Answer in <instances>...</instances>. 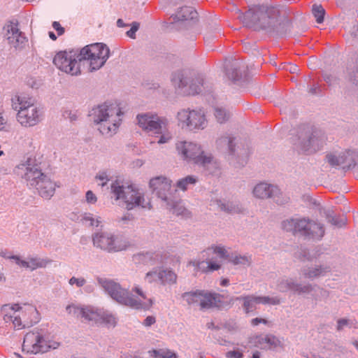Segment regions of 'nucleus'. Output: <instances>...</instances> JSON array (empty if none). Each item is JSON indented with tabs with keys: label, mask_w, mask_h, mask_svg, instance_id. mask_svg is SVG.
Here are the masks:
<instances>
[{
	"label": "nucleus",
	"mask_w": 358,
	"mask_h": 358,
	"mask_svg": "<svg viewBox=\"0 0 358 358\" xmlns=\"http://www.w3.org/2000/svg\"><path fill=\"white\" fill-rule=\"evenodd\" d=\"M331 271V266L327 264H317L310 266H304L300 270V275L304 278L314 280L325 276Z\"/></svg>",
	"instance_id": "nucleus-22"
},
{
	"label": "nucleus",
	"mask_w": 358,
	"mask_h": 358,
	"mask_svg": "<svg viewBox=\"0 0 358 358\" xmlns=\"http://www.w3.org/2000/svg\"><path fill=\"white\" fill-rule=\"evenodd\" d=\"M323 78H324V81L327 83H328L329 85L332 84L334 78L331 76V75L325 73V74H324Z\"/></svg>",
	"instance_id": "nucleus-63"
},
{
	"label": "nucleus",
	"mask_w": 358,
	"mask_h": 358,
	"mask_svg": "<svg viewBox=\"0 0 358 358\" xmlns=\"http://www.w3.org/2000/svg\"><path fill=\"white\" fill-rule=\"evenodd\" d=\"M201 301L199 306L201 309L210 308L217 303V296L215 294H212L203 290H200Z\"/></svg>",
	"instance_id": "nucleus-32"
},
{
	"label": "nucleus",
	"mask_w": 358,
	"mask_h": 358,
	"mask_svg": "<svg viewBox=\"0 0 358 358\" xmlns=\"http://www.w3.org/2000/svg\"><path fill=\"white\" fill-rule=\"evenodd\" d=\"M0 256L3 257V258H6V259H12L13 260V257H15V255H10L8 254V252L6 251V250H1L0 252Z\"/></svg>",
	"instance_id": "nucleus-62"
},
{
	"label": "nucleus",
	"mask_w": 358,
	"mask_h": 358,
	"mask_svg": "<svg viewBox=\"0 0 358 358\" xmlns=\"http://www.w3.org/2000/svg\"><path fill=\"white\" fill-rule=\"evenodd\" d=\"M227 76H228L229 78L234 81L238 80L241 78L238 71L236 69L227 70Z\"/></svg>",
	"instance_id": "nucleus-53"
},
{
	"label": "nucleus",
	"mask_w": 358,
	"mask_h": 358,
	"mask_svg": "<svg viewBox=\"0 0 358 358\" xmlns=\"http://www.w3.org/2000/svg\"><path fill=\"white\" fill-rule=\"evenodd\" d=\"M12 107L17 111V120L24 127L36 125L41 120L42 111L32 97L24 94L15 95L12 99Z\"/></svg>",
	"instance_id": "nucleus-7"
},
{
	"label": "nucleus",
	"mask_w": 358,
	"mask_h": 358,
	"mask_svg": "<svg viewBox=\"0 0 358 358\" xmlns=\"http://www.w3.org/2000/svg\"><path fill=\"white\" fill-rule=\"evenodd\" d=\"M58 153L55 151V146L51 143L45 145L44 146H43L41 148L42 157L43 155L51 156V155H56Z\"/></svg>",
	"instance_id": "nucleus-49"
},
{
	"label": "nucleus",
	"mask_w": 358,
	"mask_h": 358,
	"mask_svg": "<svg viewBox=\"0 0 358 358\" xmlns=\"http://www.w3.org/2000/svg\"><path fill=\"white\" fill-rule=\"evenodd\" d=\"M171 180L164 176L150 179L149 186L159 198L166 202L171 196Z\"/></svg>",
	"instance_id": "nucleus-17"
},
{
	"label": "nucleus",
	"mask_w": 358,
	"mask_h": 358,
	"mask_svg": "<svg viewBox=\"0 0 358 358\" xmlns=\"http://www.w3.org/2000/svg\"><path fill=\"white\" fill-rule=\"evenodd\" d=\"M96 180L98 181L99 180L100 182L99 183V185L103 187L105 185H106L107 182L108 181V176L106 172H102L98 174L96 176Z\"/></svg>",
	"instance_id": "nucleus-54"
},
{
	"label": "nucleus",
	"mask_w": 358,
	"mask_h": 358,
	"mask_svg": "<svg viewBox=\"0 0 358 358\" xmlns=\"http://www.w3.org/2000/svg\"><path fill=\"white\" fill-rule=\"evenodd\" d=\"M352 327V322L346 318H341L337 321L336 330L338 331H342L345 327Z\"/></svg>",
	"instance_id": "nucleus-51"
},
{
	"label": "nucleus",
	"mask_w": 358,
	"mask_h": 358,
	"mask_svg": "<svg viewBox=\"0 0 358 358\" xmlns=\"http://www.w3.org/2000/svg\"><path fill=\"white\" fill-rule=\"evenodd\" d=\"M86 201L89 203H95L97 201L96 195L91 190L86 192Z\"/></svg>",
	"instance_id": "nucleus-56"
},
{
	"label": "nucleus",
	"mask_w": 358,
	"mask_h": 358,
	"mask_svg": "<svg viewBox=\"0 0 358 358\" xmlns=\"http://www.w3.org/2000/svg\"><path fill=\"white\" fill-rule=\"evenodd\" d=\"M138 28H139V24L138 22H134L132 24V27L130 29V30H129L127 32V36L131 38H134L135 34H136V31L138 29Z\"/></svg>",
	"instance_id": "nucleus-55"
},
{
	"label": "nucleus",
	"mask_w": 358,
	"mask_h": 358,
	"mask_svg": "<svg viewBox=\"0 0 358 358\" xmlns=\"http://www.w3.org/2000/svg\"><path fill=\"white\" fill-rule=\"evenodd\" d=\"M165 203L166 208L176 215L184 217L189 215V211L182 205V201L180 199H176L171 197Z\"/></svg>",
	"instance_id": "nucleus-30"
},
{
	"label": "nucleus",
	"mask_w": 358,
	"mask_h": 358,
	"mask_svg": "<svg viewBox=\"0 0 358 358\" xmlns=\"http://www.w3.org/2000/svg\"><path fill=\"white\" fill-rule=\"evenodd\" d=\"M211 253L217 255L219 257L228 261L230 254L224 246L222 245H212L201 252V258L204 259H194L189 262L188 265L195 268L196 272L210 273L220 269L222 265L217 261L208 259Z\"/></svg>",
	"instance_id": "nucleus-11"
},
{
	"label": "nucleus",
	"mask_w": 358,
	"mask_h": 358,
	"mask_svg": "<svg viewBox=\"0 0 358 358\" xmlns=\"http://www.w3.org/2000/svg\"><path fill=\"white\" fill-rule=\"evenodd\" d=\"M176 148L183 157H206L201 145L194 141H179L176 143Z\"/></svg>",
	"instance_id": "nucleus-19"
},
{
	"label": "nucleus",
	"mask_w": 358,
	"mask_h": 358,
	"mask_svg": "<svg viewBox=\"0 0 358 358\" xmlns=\"http://www.w3.org/2000/svg\"><path fill=\"white\" fill-rule=\"evenodd\" d=\"M109 48L103 43H94L79 50H70L58 52L53 58V64L62 72L71 76L81 73L80 62H90L91 71L99 69L109 57Z\"/></svg>",
	"instance_id": "nucleus-1"
},
{
	"label": "nucleus",
	"mask_w": 358,
	"mask_h": 358,
	"mask_svg": "<svg viewBox=\"0 0 358 358\" xmlns=\"http://www.w3.org/2000/svg\"><path fill=\"white\" fill-rule=\"evenodd\" d=\"M138 126L148 133L161 134L169 124L168 120L156 113H146L136 117Z\"/></svg>",
	"instance_id": "nucleus-16"
},
{
	"label": "nucleus",
	"mask_w": 358,
	"mask_h": 358,
	"mask_svg": "<svg viewBox=\"0 0 358 358\" xmlns=\"http://www.w3.org/2000/svg\"><path fill=\"white\" fill-rule=\"evenodd\" d=\"M111 192L115 200H122L125 203L127 210L152 208L150 201L133 185L124 186L120 181L115 180L111 184Z\"/></svg>",
	"instance_id": "nucleus-8"
},
{
	"label": "nucleus",
	"mask_w": 358,
	"mask_h": 358,
	"mask_svg": "<svg viewBox=\"0 0 358 358\" xmlns=\"http://www.w3.org/2000/svg\"><path fill=\"white\" fill-rule=\"evenodd\" d=\"M156 322V319L154 316H148L143 321V324L145 327H150L154 324Z\"/></svg>",
	"instance_id": "nucleus-61"
},
{
	"label": "nucleus",
	"mask_w": 358,
	"mask_h": 358,
	"mask_svg": "<svg viewBox=\"0 0 358 358\" xmlns=\"http://www.w3.org/2000/svg\"><path fill=\"white\" fill-rule=\"evenodd\" d=\"M5 29L8 43L13 47L17 48L27 42V38L24 34L20 31L17 21L10 22L6 25Z\"/></svg>",
	"instance_id": "nucleus-21"
},
{
	"label": "nucleus",
	"mask_w": 358,
	"mask_h": 358,
	"mask_svg": "<svg viewBox=\"0 0 358 358\" xmlns=\"http://www.w3.org/2000/svg\"><path fill=\"white\" fill-rule=\"evenodd\" d=\"M81 221L83 223L89 227H98L101 222V217H95L93 214L85 213L82 215Z\"/></svg>",
	"instance_id": "nucleus-41"
},
{
	"label": "nucleus",
	"mask_w": 358,
	"mask_h": 358,
	"mask_svg": "<svg viewBox=\"0 0 358 358\" xmlns=\"http://www.w3.org/2000/svg\"><path fill=\"white\" fill-rule=\"evenodd\" d=\"M215 116L220 123L225 122L229 118V113L222 108H215Z\"/></svg>",
	"instance_id": "nucleus-46"
},
{
	"label": "nucleus",
	"mask_w": 358,
	"mask_h": 358,
	"mask_svg": "<svg viewBox=\"0 0 358 358\" xmlns=\"http://www.w3.org/2000/svg\"><path fill=\"white\" fill-rule=\"evenodd\" d=\"M66 309L69 314L86 321L105 323L113 326L116 324L115 317L108 310L101 308L71 304L67 306Z\"/></svg>",
	"instance_id": "nucleus-9"
},
{
	"label": "nucleus",
	"mask_w": 358,
	"mask_h": 358,
	"mask_svg": "<svg viewBox=\"0 0 358 358\" xmlns=\"http://www.w3.org/2000/svg\"><path fill=\"white\" fill-rule=\"evenodd\" d=\"M306 358H331V353L329 352L322 351L318 354H310L303 355Z\"/></svg>",
	"instance_id": "nucleus-52"
},
{
	"label": "nucleus",
	"mask_w": 358,
	"mask_h": 358,
	"mask_svg": "<svg viewBox=\"0 0 358 358\" xmlns=\"http://www.w3.org/2000/svg\"><path fill=\"white\" fill-rule=\"evenodd\" d=\"M279 10L275 7L254 6L245 13L238 10V18L249 28L255 29L275 30Z\"/></svg>",
	"instance_id": "nucleus-5"
},
{
	"label": "nucleus",
	"mask_w": 358,
	"mask_h": 358,
	"mask_svg": "<svg viewBox=\"0 0 358 358\" xmlns=\"http://www.w3.org/2000/svg\"><path fill=\"white\" fill-rule=\"evenodd\" d=\"M176 120L178 127L189 131L203 129L208 124L201 110L181 109L177 113Z\"/></svg>",
	"instance_id": "nucleus-13"
},
{
	"label": "nucleus",
	"mask_w": 358,
	"mask_h": 358,
	"mask_svg": "<svg viewBox=\"0 0 358 358\" xmlns=\"http://www.w3.org/2000/svg\"><path fill=\"white\" fill-rule=\"evenodd\" d=\"M327 220L329 223L337 227H342L346 224L347 219L345 216L337 217L333 214L328 213Z\"/></svg>",
	"instance_id": "nucleus-42"
},
{
	"label": "nucleus",
	"mask_w": 358,
	"mask_h": 358,
	"mask_svg": "<svg viewBox=\"0 0 358 358\" xmlns=\"http://www.w3.org/2000/svg\"><path fill=\"white\" fill-rule=\"evenodd\" d=\"M136 262L148 265H155L157 264L163 263L162 255L160 252L149 251L146 252H141L134 256Z\"/></svg>",
	"instance_id": "nucleus-26"
},
{
	"label": "nucleus",
	"mask_w": 358,
	"mask_h": 358,
	"mask_svg": "<svg viewBox=\"0 0 358 358\" xmlns=\"http://www.w3.org/2000/svg\"><path fill=\"white\" fill-rule=\"evenodd\" d=\"M177 274L168 268H159V282L162 285H173L177 282Z\"/></svg>",
	"instance_id": "nucleus-31"
},
{
	"label": "nucleus",
	"mask_w": 358,
	"mask_h": 358,
	"mask_svg": "<svg viewBox=\"0 0 358 358\" xmlns=\"http://www.w3.org/2000/svg\"><path fill=\"white\" fill-rule=\"evenodd\" d=\"M292 143L294 149L297 150L299 154H306V152L308 154H312L320 149L322 139L319 131L312 127H306L300 129L297 134L292 138Z\"/></svg>",
	"instance_id": "nucleus-12"
},
{
	"label": "nucleus",
	"mask_w": 358,
	"mask_h": 358,
	"mask_svg": "<svg viewBox=\"0 0 358 358\" xmlns=\"http://www.w3.org/2000/svg\"><path fill=\"white\" fill-rule=\"evenodd\" d=\"M58 345L54 343L53 345L44 338V334L42 330L34 329L28 332L24 338L22 343V350L27 353L36 354L38 352H45L49 349H55Z\"/></svg>",
	"instance_id": "nucleus-15"
},
{
	"label": "nucleus",
	"mask_w": 358,
	"mask_h": 358,
	"mask_svg": "<svg viewBox=\"0 0 358 358\" xmlns=\"http://www.w3.org/2000/svg\"><path fill=\"white\" fill-rule=\"evenodd\" d=\"M226 356L227 358H243V353L238 350H233L227 352Z\"/></svg>",
	"instance_id": "nucleus-58"
},
{
	"label": "nucleus",
	"mask_w": 358,
	"mask_h": 358,
	"mask_svg": "<svg viewBox=\"0 0 358 358\" xmlns=\"http://www.w3.org/2000/svg\"><path fill=\"white\" fill-rule=\"evenodd\" d=\"M234 140V138L229 135L222 136L216 141L217 148L220 150H226L229 155H233L235 150Z\"/></svg>",
	"instance_id": "nucleus-33"
},
{
	"label": "nucleus",
	"mask_w": 358,
	"mask_h": 358,
	"mask_svg": "<svg viewBox=\"0 0 358 358\" xmlns=\"http://www.w3.org/2000/svg\"><path fill=\"white\" fill-rule=\"evenodd\" d=\"M282 228L286 231H290L294 234L300 233L303 231L305 234H308L306 227L308 226V223L306 222V219H287L284 220L282 224Z\"/></svg>",
	"instance_id": "nucleus-25"
},
{
	"label": "nucleus",
	"mask_w": 358,
	"mask_h": 358,
	"mask_svg": "<svg viewBox=\"0 0 358 358\" xmlns=\"http://www.w3.org/2000/svg\"><path fill=\"white\" fill-rule=\"evenodd\" d=\"M257 296L246 295L241 296L236 298L237 301H243V307L246 313L252 312L256 309V305L259 304Z\"/></svg>",
	"instance_id": "nucleus-35"
},
{
	"label": "nucleus",
	"mask_w": 358,
	"mask_h": 358,
	"mask_svg": "<svg viewBox=\"0 0 358 358\" xmlns=\"http://www.w3.org/2000/svg\"><path fill=\"white\" fill-rule=\"evenodd\" d=\"M123 115L116 103H104L92 108L91 117L99 131L103 136L114 135L122 122Z\"/></svg>",
	"instance_id": "nucleus-4"
},
{
	"label": "nucleus",
	"mask_w": 358,
	"mask_h": 358,
	"mask_svg": "<svg viewBox=\"0 0 358 358\" xmlns=\"http://www.w3.org/2000/svg\"><path fill=\"white\" fill-rule=\"evenodd\" d=\"M94 290V287L93 285H88L84 287V291L87 293H92Z\"/></svg>",
	"instance_id": "nucleus-64"
},
{
	"label": "nucleus",
	"mask_w": 358,
	"mask_h": 358,
	"mask_svg": "<svg viewBox=\"0 0 358 358\" xmlns=\"http://www.w3.org/2000/svg\"><path fill=\"white\" fill-rule=\"evenodd\" d=\"M159 268H155L152 271L148 272L145 276V280L148 283L159 282L158 279Z\"/></svg>",
	"instance_id": "nucleus-47"
},
{
	"label": "nucleus",
	"mask_w": 358,
	"mask_h": 358,
	"mask_svg": "<svg viewBox=\"0 0 358 358\" xmlns=\"http://www.w3.org/2000/svg\"><path fill=\"white\" fill-rule=\"evenodd\" d=\"M148 353L153 358H178L176 353L166 348L149 350Z\"/></svg>",
	"instance_id": "nucleus-37"
},
{
	"label": "nucleus",
	"mask_w": 358,
	"mask_h": 358,
	"mask_svg": "<svg viewBox=\"0 0 358 358\" xmlns=\"http://www.w3.org/2000/svg\"><path fill=\"white\" fill-rule=\"evenodd\" d=\"M313 14L317 23H322L324 20L325 10L321 5L315 4L313 6Z\"/></svg>",
	"instance_id": "nucleus-45"
},
{
	"label": "nucleus",
	"mask_w": 358,
	"mask_h": 358,
	"mask_svg": "<svg viewBox=\"0 0 358 358\" xmlns=\"http://www.w3.org/2000/svg\"><path fill=\"white\" fill-rule=\"evenodd\" d=\"M350 80L353 84L358 85V66L350 73Z\"/></svg>",
	"instance_id": "nucleus-59"
},
{
	"label": "nucleus",
	"mask_w": 358,
	"mask_h": 358,
	"mask_svg": "<svg viewBox=\"0 0 358 358\" xmlns=\"http://www.w3.org/2000/svg\"><path fill=\"white\" fill-rule=\"evenodd\" d=\"M228 262L234 265H248L251 263V258L247 255H241L237 254H230Z\"/></svg>",
	"instance_id": "nucleus-38"
},
{
	"label": "nucleus",
	"mask_w": 358,
	"mask_h": 358,
	"mask_svg": "<svg viewBox=\"0 0 358 358\" xmlns=\"http://www.w3.org/2000/svg\"><path fill=\"white\" fill-rule=\"evenodd\" d=\"M86 280L83 277L73 276L69 280V284L71 286H76L78 288L84 287L86 284Z\"/></svg>",
	"instance_id": "nucleus-48"
},
{
	"label": "nucleus",
	"mask_w": 358,
	"mask_h": 358,
	"mask_svg": "<svg viewBox=\"0 0 358 358\" xmlns=\"http://www.w3.org/2000/svg\"><path fill=\"white\" fill-rule=\"evenodd\" d=\"M215 202L222 211L229 214H238L244 211V208L238 201L216 200Z\"/></svg>",
	"instance_id": "nucleus-29"
},
{
	"label": "nucleus",
	"mask_w": 358,
	"mask_h": 358,
	"mask_svg": "<svg viewBox=\"0 0 358 358\" xmlns=\"http://www.w3.org/2000/svg\"><path fill=\"white\" fill-rule=\"evenodd\" d=\"M197 182V178L193 176H187L179 180L176 182V187L182 190H187L190 185H194Z\"/></svg>",
	"instance_id": "nucleus-39"
},
{
	"label": "nucleus",
	"mask_w": 358,
	"mask_h": 358,
	"mask_svg": "<svg viewBox=\"0 0 358 358\" xmlns=\"http://www.w3.org/2000/svg\"><path fill=\"white\" fill-rule=\"evenodd\" d=\"M182 297L189 305L198 304L199 306L201 301L200 290L185 292Z\"/></svg>",
	"instance_id": "nucleus-40"
},
{
	"label": "nucleus",
	"mask_w": 358,
	"mask_h": 358,
	"mask_svg": "<svg viewBox=\"0 0 358 358\" xmlns=\"http://www.w3.org/2000/svg\"><path fill=\"white\" fill-rule=\"evenodd\" d=\"M317 289L318 294L313 296V299L317 302L318 301H326L330 296V292L323 287H320L317 285L310 283L301 284L297 282L294 279L283 277L279 278L276 285V289L280 292H286L288 291L293 292L297 294H310Z\"/></svg>",
	"instance_id": "nucleus-10"
},
{
	"label": "nucleus",
	"mask_w": 358,
	"mask_h": 358,
	"mask_svg": "<svg viewBox=\"0 0 358 358\" xmlns=\"http://www.w3.org/2000/svg\"><path fill=\"white\" fill-rule=\"evenodd\" d=\"M203 86V78L198 76L193 79L187 89L182 91L184 94L194 95L201 92V88Z\"/></svg>",
	"instance_id": "nucleus-36"
},
{
	"label": "nucleus",
	"mask_w": 358,
	"mask_h": 358,
	"mask_svg": "<svg viewBox=\"0 0 358 358\" xmlns=\"http://www.w3.org/2000/svg\"><path fill=\"white\" fill-rule=\"evenodd\" d=\"M197 16L196 11L192 7H182L180 10L177 12V13L171 17H173V21H180V20H193L196 18Z\"/></svg>",
	"instance_id": "nucleus-34"
},
{
	"label": "nucleus",
	"mask_w": 358,
	"mask_h": 358,
	"mask_svg": "<svg viewBox=\"0 0 358 358\" xmlns=\"http://www.w3.org/2000/svg\"><path fill=\"white\" fill-rule=\"evenodd\" d=\"M1 313L5 322L12 323L17 329L32 326L40 320L36 308L31 304H6L1 307Z\"/></svg>",
	"instance_id": "nucleus-6"
},
{
	"label": "nucleus",
	"mask_w": 358,
	"mask_h": 358,
	"mask_svg": "<svg viewBox=\"0 0 358 358\" xmlns=\"http://www.w3.org/2000/svg\"><path fill=\"white\" fill-rule=\"evenodd\" d=\"M52 27L57 32L58 36H62L64 33V28L62 27L59 22L55 21L52 22Z\"/></svg>",
	"instance_id": "nucleus-57"
},
{
	"label": "nucleus",
	"mask_w": 358,
	"mask_h": 358,
	"mask_svg": "<svg viewBox=\"0 0 358 358\" xmlns=\"http://www.w3.org/2000/svg\"><path fill=\"white\" fill-rule=\"evenodd\" d=\"M13 258L17 265L31 271L45 268L52 262L49 259L40 258L38 257H28L26 260L21 259L20 256H15Z\"/></svg>",
	"instance_id": "nucleus-23"
},
{
	"label": "nucleus",
	"mask_w": 358,
	"mask_h": 358,
	"mask_svg": "<svg viewBox=\"0 0 358 358\" xmlns=\"http://www.w3.org/2000/svg\"><path fill=\"white\" fill-rule=\"evenodd\" d=\"M259 304L278 305L281 299L278 296H257Z\"/></svg>",
	"instance_id": "nucleus-44"
},
{
	"label": "nucleus",
	"mask_w": 358,
	"mask_h": 358,
	"mask_svg": "<svg viewBox=\"0 0 358 358\" xmlns=\"http://www.w3.org/2000/svg\"><path fill=\"white\" fill-rule=\"evenodd\" d=\"M160 134V136L158 137L157 143L159 144H163L168 143L171 138L172 135L171 134L167 131V127L165 129L162 130V132Z\"/></svg>",
	"instance_id": "nucleus-50"
},
{
	"label": "nucleus",
	"mask_w": 358,
	"mask_h": 358,
	"mask_svg": "<svg viewBox=\"0 0 358 358\" xmlns=\"http://www.w3.org/2000/svg\"><path fill=\"white\" fill-rule=\"evenodd\" d=\"M43 158H27L25 163L17 166L22 171V177L27 185L37 189L40 196L49 199L55 194L56 183L43 173L45 169V163Z\"/></svg>",
	"instance_id": "nucleus-3"
},
{
	"label": "nucleus",
	"mask_w": 358,
	"mask_h": 358,
	"mask_svg": "<svg viewBox=\"0 0 358 358\" xmlns=\"http://www.w3.org/2000/svg\"><path fill=\"white\" fill-rule=\"evenodd\" d=\"M252 192L253 196L256 199L261 200L273 199L275 202H279L275 198L280 194V191L276 185L273 184L260 182L253 187Z\"/></svg>",
	"instance_id": "nucleus-18"
},
{
	"label": "nucleus",
	"mask_w": 358,
	"mask_h": 358,
	"mask_svg": "<svg viewBox=\"0 0 358 358\" xmlns=\"http://www.w3.org/2000/svg\"><path fill=\"white\" fill-rule=\"evenodd\" d=\"M197 169L206 175H217L220 166L215 158H187Z\"/></svg>",
	"instance_id": "nucleus-20"
},
{
	"label": "nucleus",
	"mask_w": 358,
	"mask_h": 358,
	"mask_svg": "<svg viewBox=\"0 0 358 358\" xmlns=\"http://www.w3.org/2000/svg\"><path fill=\"white\" fill-rule=\"evenodd\" d=\"M327 163L344 171H353L355 178H358V158H327Z\"/></svg>",
	"instance_id": "nucleus-24"
},
{
	"label": "nucleus",
	"mask_w": 358,
	"mask_h": 358,
	"mask_svg": "<svg viewBox=\"0 0 358 358\" xmlns=\"http://www.w3.org/2000/svg\"><path fill=\"white\" fill-rule=\"evenodd\" d=\"M255 344L262 349L275 348L282 347L281 341L275 336L272 334L260 335L256 337Z\"/></svg>",
	"instance_id": "nucleus-27"
},
{
	"label": "nucleus",
	"mask_w": 358,
	"mask_h": 358,
	"mask_svg": "<svg viewBox=\"0 0 358 358\" xmlns=\"http://www.w3.org/2000/svg\"><path fill=\"white\" fill-rule=\"evenodd\" d=\"M94 247L108 252H115L127 249L129 242L121 236L108 232H97L92 236Z\"/></svg>",
	"instance_id": "nucleus-14"
},
{
	"label": "nucleus",
	"mask_w": 358,
	"mask_h": 358,
	"mask_svg": "<svg viewBox=\"0 0 358 358\" xmlns=\"http://www.w3.org/2000/svg\"><path fill=\"white\" fill-rule=\"evenodd\" d=\"M234 159H236V162H233L232 163L236 168H241L247 164L245 158H234Z\"/></svg>",
	"instance_id": "nucleus-60"
},
{
	"label": "nucleus",
	"mask_w": 358,
	"mask_h": 358,
	"mask_svg": "<svg viewBox=\"0 0 358 358\" xmlns=\"http://www.w3.org/2000/svg\"><path fill=\"white\" fill-rule=\"evenodd\" d=\"M308 226L306 228L308 234L300 231V234L309 238L320 240L324 234V229L322 224L315 221L306 219Z\"/></svg>",
	"instance_id": "nucleus-28"
},
{
	"label": "nucleus",
	"mask_w": 358,
	"mask_h": 358,
	"mask_svg": "<svg viewBox=\"0 0 358 358\" xmlns=\"http://www.w3.org/2000/svg\"><path fill=\"white\" fill-rule=\"evenodd\" d=\"M99 285L115 301L120 304L136 310H149L153 305V300L147 298L143 290L138 286L134 287L131 292L138 296H135L127 289L113 280L105 278H97Z\"/></svg>",
	"instance_id": "nucleus-2"
},
{
	"label": "nucleus",
	"mask_w": 358,
	"mask_h": 358,
	"mask_svg": "<svg viewBox=\"0 0 358 358\" xmlns=\"http://www.w3.org/2000/svg\"><path fill=\"white\" fill-rule=\"evenodd\" d=\"M171 80L173 85L178 89L183 90V88L187 87V82L182 72L174 73Z\"/></svg>",
	"instance_id": "nucleus-43"
}]
</instances>
